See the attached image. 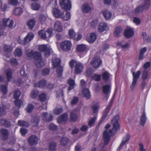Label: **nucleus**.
<instances>
[{
    "label": "nucleus",
    "mask_w": 151,
    "mask_h": 151,
    "mask_svg": "<svg viewBox=\"0 0 151 151\" xmlns=\"http://www.w3.org/2000/svg\"><path fill=\"white\" fill-rule=\"evenodd\" d=\"M119 116L118 115L116 116L112 119L111 122L113 127L112 129H109L110 127L109 124H108L105 127V129L103 133V138L104 140V145L102 146L101 150H104V146L107 145L109 142L111 137L115 133L116 131L119 128V126L118 122Z\"/></svg>",
    "instance_id": "obj_1"
},
{
    "label": "nucleus",
    "mask_w": 151,
    "mask_h": 151,
    "mask_svg": "<svg viewBox=\"0 0 151 151\" xmlns=\"http://www.w3.org/2000/svg\"><path fill=\"white\" fill-rule=\"evenodd\" d=\"M26 53L28 57L29 58L34 57L35 59V64L37 67L40 68L44 65V63L41 57V54L40 52H34L33 51L29 50L26 52Z\"/></svg>",
    "instance_id": "obj_2"
},
{
    "label": "nucleus",
    "mask_w": 151,
    "mask_h": 151,
    "mask_svg": "<svg viewBox=\"0 0 151 151\" xmlns=\"http://www.w3.org/2000/svg\"><path fill=\"white\" fill-rule=\"evenodd\" d=\"M53 29L51 28H49L46 30L43 29L38 32L39 36L42 39L45 40L47 37L50 38L53 35Z\"/></svg>",
    "instance_id": "obj_3"
},
{
    "label": "nucleus",
    "mask_w": 151,
    "mask_h": 151,
    "mask_svg": "<svg viewBox=\"0 0 151 151\" xmlns=\"http://www.w3.org/2000/svg\"><path fill=\"white\" fill-rule=\"evenodd\" d=\"M52 63L53 68H57L56 72L58 76L60 77L63 71V67L60 66V60L58 58H55L52 60Z\"/></svg>",
    "instance_id": "obj_4"
},
{
    "label": "nucleus",
    "mask_w": 151,
    "mask_h": 151,
    "mask_svg": "<svg viewBox=\"0 0 151 151\" xmlns=\"http://www.w3.org/2000/svg\"><path fill=\"white\" fill-rule=\"evenodd\" d=\"M21 95V92L18 90H16L14 93L13 97L16 100L14 101L15 105L19 108L21 107H23L25 104L24 101H22L18 99Z\"/></svg>",
    "instance_id": "obj_5"
},
{
    "label": "nucleus",
    "mask_w": 151,
    "mask_h": 151,
    "mask_svg": "<svg viewBox=\"0 0 151 151\" xmlns=\"http://www.w3.org/2000/svg\"><path fill=\"white\" fill-rule=\"evenodd\" d=\"M34 36V35L33 33H29L25 37L23 40H22L20 37H19L17 40V42L19 44L22 45H27L33 39Z\"/></svg>",
    "instance_id": "obj_6"
},
{
    "label": "nucleus",
    "mask_w": 151,
    "mask_h": 151,
    "mask_svg": "<svg viewBox=\"0 0 151 151\" xmlns=\"http://www.w3.org/2000/svg\"><path fill=\"white\" fill-rule=\"evenodd\" d=\"M150 0H144L142 2V4L137 7L134 12L137 13L142 12L143 10L147 9L150 5Z\"/></svg>",
    "instance_id": "obj_7"
},
{
    "label": "nucleus",
    "mask_w": 151,
    "mask_h": 151,
    "mask_svg": "<svg viewBox=\"0 0 151 151\" xmlns=\"http://www.w3.org/2000/svg\"><path fill=\"white\" fill-rule=\"evenodd\" d=\"M60 46L62 50L68 52L71 50L72 44L70 41L65 40L60 43Z\"/></svg>",
    "instance_id": "obj_8"
},
{
    "label": "nucleus",
    "mask_w": 151,
    "mask_h": 151,
    "mask_svg": "<svg viewBox=\"0 0 151 151\" xmlns=\"http://www.w3.org/2000/svg\"><path fill=\"white\" fill-rule=\"evenodd\" d=\"M39 50L41 52L45 51V57H47L52 52V48L46 45H42L39 47Z\"/></svg>",
    "instance_id": "obj_9"
},
{
    "label": "nucleus",
    "mask_w": 151,
    "mask_h": 151,
    "mask_svg": "<svg viewBox=\"0 0 151 151\" xmlns=\"http://www.w3.org/2000/svg\"><path fill=\"white\" fill-rule=\"evenodd\" d=\"M111 86L110 84L104 85L102 87L103 94L105 99L107 100L111 92Z\"/></svg>",
    "instance_id": "obj_10"
},
{
    "label": "nucleus",
    "mask_w": 151,
    "mask_h": 151,
    "mask_svg": "<svg viewBox=\"0 0 151 151\" xmlns=\"http://www.w3.org/2000/svg\"><path fill=\"white\" fill-rule=\"evenodd\" d=\"M1 25L2 27H7L11 29L14 28V21L9 18H4L2 22H0Z\"/></svg>",
    "instance_id": "obj_11"
},
{
    "label": "nucleus",
    "mask_w": 151,
    "mask_h": 151,
    "mask_svg": "<svg viewBox=\"0 0 151 151\" xmlns=\"http://www.w3.org/2000/svg\"><path fill=\"white\" fill-rule=\"evenodd\" d=\"M59 3L62 8L66 11L71 8V3L69 0H60Z\"/></svg>",
    "instance_id": "obj_12"
},
{
    "label": "nucleus",
    "mask_w": 151,
    "mask_h": 151,
    "mask_svg": "<svg viewBox=\"0 0 151 151\" xmlns=\"http://www.w3.org/2000/svg\"><path fill=\"white\" fill-rule=\"evenodd\" d=\"M94 71L91 68H88L86 71V74L89 77H91L92 79L96 81H99L100 80L101 78V76L100 75H98L95 74L93 76H92V75Z\"/></svg>",
    "instance_id": "obj_13"
},
{
    "label": "nucleus",
    "mask_w": 151,
    "mask_h": 151,
    "mask_svg": "<svg viewBox=\"0 0 151 151\" xmlns=\"http://www.w3.org/2000/svg\"><path fill=\"white\" fill-rule=\"evenodd\" d=\"M141 73L140 70L138 71L136 73H132L133 81L130 88L131 90H133L139 78Z\"/></svg>",
    "instance_id": "obj_14"
},
{
    "label": "nucleus",
    "mask_w": 151,
    "mask_h": 151,
    "mask_svg": "<svg viewBox=\"0 0 151 151\" xmlns=\"http://www.w3.org/2000/svg\"><path fill=\"white\" fill-rule=\"evenodd\" d=\"M52 12L53 16L55 18L58 19L60 18L63 12L56 7L53 8Z\"/></svg>",
    "instance_id": "obj_15"
},
{
    "label": "nucleus",
    "mask_w": 151,
    "mask_h": 151,
    "mask_svg": "<svg viewBox=\"0 0 151 151\" xmlns=\"http://www.w3.org/2000/svg\"><path fill=\"white\" fill-rule=\"evenodd\" d=\"M53 27L54 29L58 32H61L63 31V26L61 22L59 21L55 22Z\"/></svg>",
    "instance_id": "obj_16"
},
{
    "label": "nucleus",
    "mask_w": 151,
    "mask_h": 151,
    "mask_svg": "<svg viewBox=\"0 0 151 151\" xmlns=\"http://www.w3.org/2000/svg\"><path fill=\"white\" fill-rule=\"evenodd\" d=\"M134 34V31L132 28L129 27L125 30L124 32V35L125 37L127 38H130L132 37Z\"/></svg>",
    "instance_id": "obj_17"
},
{
    "label": "nucleus",
    "mask_w": 151,
    "mask_h": 151,
    "mask_svg": "<svg viewBox=\"0 0 151 151\" xmlns=\"http://www.w3.org/2000/svg\"><path fill=\"white\" fill-rule=\"evenodd\" d=\"M41 117L45 121L49 122L52 120L53 117L50 114H48L46 112H44L42 114Z\"/></svg>",
    "instance_id": "obj_18"
},
{
    "label": "nucleus",
    "mask_w": 151,
    "mask_h": 151,
    "mask_svg": "<svg viewBox=\"0 0 151 151\" xmlns=\"http://www.w3.org/2000/svg\"><path fill=\"white\" fill-rule=\"evenodd\" d=\"M102 61L98 57L94 58L91 63L93 66L95 68H99L101 64Z\"/></svg>",
    "instance_id": "obj_19"
},
{
    "label": "nucleus",
    "mask_w": 151,
    "mask_h": 151,
    "mask_svg": "<svg viewBox=\"0 0 151 151\" xmlns=\"http://www.w3.org/2000/svg\"><path fill=\"white\" fill-rule=\"evenodd\" d=\"M96 39V35L94 33H91L88 34L87 36V40L89 42L93 43Z\"/></svg>",
    "instance_id": "obj_20"
},
{
    "label": "nucleus",
    "mask_w": 151,
    "mask_h": 151,
    "mask_svg": "<svg viewBox=\"0 0 151 151\" xmlns=\"http://www.w3.org/2000/svg\"><path fill=\"white\" fill-rule=\"evenodd\" d=\"M3 49L5 52L9 53L8 54L4 55V58L6 60H6L5 58V57L7 58H8L10 57V52L12 51V48L10 45H5L3 46Z\"/></svg>",
    "instance_id": "obj_21"
},
{
    "label": "nucleus",
    "mask_w": 151,
    "mask_h": 151,
    "mask_svg": "<svg viewBox=\"0 0 151 151\" xmlns=\"http://www.w3.org/2000/svg\"><path fill=\"white\" fill-rule=\"evenodd\" d=\"M38 138L35 135L30 136L28 139V142L31 145H35L38 143Z\"/></svg>",
    "instance_id": "obj_22"
},
{
    "label": "nucleus",
    "mask_w": 151,
    "mask_h": 151,
    "mask_svg": "<svg viewBox=\"0 0 151 151\" xmlns=\"http://www.w3.org/2000/svg\"><path fill=\"white\" fill-rule=\"evenodd\" d=\"M50 19L46 15H41L38 19V22L41 24H44L47 23Z\"/></svg>",
    "instance_id": "obj_23"
},
{
    "label": "nucleus",
    "mask_w": 151,
    "mask_h": 151,
    "mask_svg": "<svg viewBox=\"0 0 151 151\" xmlns=\"http://www.w3.org/2000/svg\"><path fill=\"white\" fill-rule=\"evenodd\" d=\"M108 28L106 23L104 22L100 23L98 26V31L99 32H103L106 30Z\"/></svg>",
    "instance_id": "obj_24"
},
{
    "label": "nucleus",
    "mask_w": 151,
    "mask_h": 151,
    "mask_svg": "<svg viewBox=\"0 0 151 151\" xmlns=\"http://www.w3.org/2000/svg\"><path fill=\"white\" fill-rule=\"evenodd\" d=\"M83 68V66L82 64L80 62H78V63H76L75 66V73L77 74L80 73Z\"/></svg>",
    "instance_id": "obj_25"
},
{
    "label": "nucleus",
    "mask_w": 151,
    "mask_h": 151,
    "mask_svg": "<svg viewBox=\"0 0 151 151\" xmlns=\"http://www.w3.org/2000/svg\"><path fill=\"white\" fill-rule=\"evenodd\" d=\"M0 134L3 140L6 139L8 137L9 132L5 129H2L0 130Z\"/></svg>",
    "instance_id": "obj_26"
},
{
    "label": "nucleus",
    "mask_w": 151,
    "mask_h": 151,
    "mask_svg": "<svg viewBox=\"0 0 151 151\" xmlns=\"http://www.w3.org/2000/svg\"><path fill=\"white\" fill-rule=\"evenodd\" d=\"M67 116V115L66 114H64L60 116L58 119V122L60 124L65 123L68 120Z\"/></svg>",
    "instance_id": "obj_27"
},
{
    "label": "nucleus",
    "mask_w": 151,
    "mask_h": 151,
    "mask_svg": "<svg viewBox=\"0 0 151 151\" xmlns=\"http://www.w3.org/2000/svg\"><path fill=\"white\" fill-rule=\"evenodd\" d=\"M71 18L70 13L69 12H66L65 14L64 12L63 13V14L61 15L60 19L63 21H67L69 20Z\"/></svg>",
    "instance_id": "obj_28"
},
{
    "label": "nucleus",
    "mask_w": 151,
    "mask_h": 151,
    "mask_svg": "<svg viewBox=\"0 0 151 151\" xmlns=\"http://www.w3.org/2000/svg\"><path fill=\"white\" fill-rule=\"evenodd\" d=\"M82 10L83 12L87 13L90 12L91 9L89 4L87 3H85L82 5Z\"/></svg>",
    "instance_id": "obj_29"
},
{
    "label": "nucleus",
    "mask_w": 151,
    "mask_h": 151,
    "mask_svg": "<svg viewBox=\"0 0 151 151\" xmlns=\"http://www.w3.org/2000/svg\"><path fill=\"white\" fill-rule=\"evenodd\" d=\"M102 13L105 19L106 20H109L112 17L111 12L108 10L103 11Z\"/></svg>",
    "instance_id": "obj_30"
},
{
    "label": "nucleus",
    "mask_w": 151,
    "mask_h": 151,
    "mask_svg": "<svg viewBox=\"0 0 151 151\" xmlns=\"http://www.w3.org/2000/svg\"><path fill=\"white\" fill-rule=\"evenodd\" d=\"M114 35L115 36L119 37L122 34V28L120 26L116 27L115 29L114 32Z\"/></svg>",
    "instance_id": "obj_31"
},
{
    "label": "nucleus",
    "mask_w": 151,
    "mask_h": 151,
    "mask_svg": "<svg viewBox=\"0 0 151 151\" xmlns=\"http://www.w3.org/2000/svg\"><path fill=\"white\" fill-rule=\"evenodd\" d=\"M130 137V136L129 134H127L123 138L122 142L120 144L119 147L118 148V150H119L121 148V147L125 144L127 142L129 139Z\"/></svg>",
    "instance_id": "obj_32"
},
{
    "label": "nucleus",
    "mask_w": 151,
    "mask_h": 151,
    "mask_svg": "<svg viewBox=\"0 0 151 151\" xmlns=\"http://www.w3.org/2000/svg\"><path fill=\"white\" fill-rule=\"evenodd\" d=\"M112 100H111L110 101L108 106L106 107L105 109L104 114L102 117V120H104L106 116L107 115L109 112V110L112 106Z\"/></svg>",
    "instance_id": "obj_33"
},
{
    "label": "nucleus",
    "mask_w": 151,
    "mask_h": 151,
    "mask_svg": "<svg viewBox=\"0 0 151 151\" xmlns=\"http://www.w3.org/2000/svg\"><path fill=\"white\" fill-rule=\"evenodd\" d=\"M147 117L146 116V113L145 111H143L142 114V115L140 117V124L141 125L143 126L145 124Z\"/></svg>",
    "instance_id": "obj_34"
},
{
    "label": "nucleus",
    "mask_w": 151,
    "mask_h": 151,
    "mask_svg": "<svg viewBox=\"0 0 151 151\" xmlns=\"http://www.w3.org/2000/svg\"><path fill=\"white\" fill-rule=\"evenodd\" d=\"M83 94L86 99H89L91 97L90 93L88 88H83Z\"/></svg>",
    "instance_id": "obj_35"
},
{
    "label": "nucleus",
    "mask_w": 151,
    "mask_h": 151,
    "mask_svg": "<svg viewBox=\"0 0 151 151\" xmlns=\"http://www.w3.org/2000/svg\"><path fill=\"white\" fill-rule=\"evenodd\" d=\"M35 23V22L34 19H31L28 21L27 22V25L29 29H32L34 27Z\"/></svg>",
    "instance_id": "obj_36"
},
{
    "label": "nucleus",
    "mask_w": 151,
    "mask_h": 151,
    "mask_svg": "<svg viewBox=\"0 0 151 151\" xmlns=\"http://www.w3.org/2000/svg\"><path fill=\"white\" fill-rule=\"evenodd\" d=\"M86 49V45L83 44L78 45L76 47V50L79 52H82L84 51Z\"/></svg>",
    "instance_id": "obj_37"
},
{
    "label": "nucleus",
    "mask_w": 151,
    "mask_h": 151,
    "mask_svg": "<svg viewBox=\"0 0 151 151\" xmlns=\"http://www.w3.org/2000/svg\"><path fill=\"white\" fill-rule=\"evenodd\" d=\"M68 83L69 85L68 89L69 91L71 90L74 87L75 85V81L73 80L70 79L68 80Z\"/></svg>",
    "instance_id": "obj_38"
},
{
    "label": "nucleus",
    "mask_w": 151,
    "mask_h": 151,
    "mask_svg": "<svg viewBox=\"0 0 151 151\" xmlns=\"http://www.w3.org/2000/svg\"><path fill=\"white\" fill-rule=\"evenodd\" d=\"M46 84V81L45 80H43L40 81L38 83H35V86L38 87L40 88L44 87Z\"/></svg>",
    "instance_id": "obj_39"
},
{
    "label": "nucleus",
    "mask_w": 151,
    "mask_h": 151,
    "mask_svg": "<svg viewBox=\"0 0 151 151\" xmlns=\"http://www.w3.org/2000/svg\"><path fill=\"white\" fill-rule=\"evenodd\" d=\"M23 12V9L21 7L16 8L14 10V12L15 14L19 16Z\"/></svg>",
    "instance_id": "obj_40"
},
{
    "label": "nucleus",
    "mask_w": 151,
    "mask_h": 151,
    "mask_svg": "<svg viewBox=\"0 0 151 151\" xmlns=\"http://www.w3.org/2000/svg\"><path fill=\"white\" fill-rule=\"evenodd\" d=\"M20 73L22 76H23L22 78V80H19L18 81L17 83L16 84L18 85H20V84L22 83V81L25 79V78L27 76V75L25 74V72L24 70H22L20 72Z\"/></svg>",
    "instance_id": "obj_41"
},
{
    "label": "nucleus",
    "mask_w": 151,
    "mask_h": 151,
    "mask_svg": "<svg viewBox=\"0 0 151 151\" xmlns=\"http://www.w3.org/2000/svg\"><path fill=\"white\" fill-rule=\"evenodd\" d=\"M14 53L15 56L20 57L22 55V52L21 49L17 48L14 50Z\"/></svg>",
    "instance_id": "obj_42"
},
{
    "label": "nucleus",
    "mask_w": 151,
    "mask_h": 151,
    "mask_svg": "<svg viewBox=\"0 0 151 151\" xmlns=\"http://www.w3.org/2000/svg\"><path fill=\"white\" fill-rule=\"evenodd\" d=\"M6 73L8 81H11L12 78V74L11 70L10 69H8L6 71Z\"/></svg>",
    "instance_id": "obj_43"
},
{
    "label": "nucleus",
    "mask_w": 151,
    "mask_h": 151,
    "mask_svg": "<svg viewBox=\"0 0 151 151\" xmlns=\"http://www.w3.org/2000/svg\"><path fill=\"white\" fill-rule=\"evenodd\" d=\"M111 75L107 71L104 73L102 74V78L103 80L106 81L109 79Z\"/></svg>",
    "instance_id": "obj_44"
},
{
    "label": "nucleus",
    "mask_w": 151,
    "mask_h": 151,
    "mask_svg": "<svg viewBox=\"0 0 151 151\" xmlns=\"http://www.w3.org/2000/svg\"><path fill=\"white\" fill-rule=\"evenodd\" d=\"M6 113V108L5 106L3 105L0 106V116H3Z\"/></svg>",
    "instance_id": "obj_45"
},
{
    "label": "nucleus",
    "mask_w": 151,
    "mask_h": 151,
    "mask_svg": "<svg viewBox=\"0 0 151 151\" xmlns=\"http://www.w3.org/2000/svg\"><path fill=\"white\" fill-rule=\"evenodd\" d=\"M147 48L144 47L140 50V53L139 57V59L140 60H142L143 58L144 54L146 51Z\"/></svg>",
    "instance_id": "obj_46"
},
{
    "label": "nucleus",
    "mask_w": 151,
    "mask_h": 151,
    "mask_svg": "<svg viewBox=\"0 0 151 151\" xmlns=\"http://www.w3.org/2000/svg\"><path fill=\"white\" fill-rule=\"evenodd\" d=\"M99 106L98 104L97 103H93L92 106V108L93 112L94 113H96L98 111Z\"/></svg>",
    "instance_id": "obj_47"
},
{
    "label": "nucleus",
    "mask_w": 151,
    "mask_h": 151,
    "mask_svg": "<svg viewBox=\"0 0 151 151\" xmlns=\"http://www.w3.org/2000/svg\"><path fill=\"white\" fill-rule=\"evenodd\" d=\"M56 145L54 142H51L49 146V151H55L56 150Z\"/></svg>",
    "instance_id": "obj_48"
},
{
    "label": "nucleus",
    "mask_w": 151,
    "mask_h": 151,
    "mask_svg": "<svg viewBox=\"0 0 151 151\" xmlns=\"http://www.w3.org/2000/svg\"><path fill=\"white\" fill-rule=\"evenodd\" d=\"M8 3L10 5L16 6L18 5L19 1L18 0H8Z\"/></svg>",
    "instance_id": "obj_49"
},
{
    "label": "nucleus",
    "mask_w": 151,
    "mask_h": 151,
    "mask_svg": "<svg viewBox=\"0 0 151 151\" xmlns=\"http://www.w3.org/2000/svg\"><path fill=\"white\" fill-rule=\"evenodd\" d=\"M76 34V33L74 30L72 29H70L68 30V36L70 39H73Z\"/></svg>",
    "instance_id": "obj_50"
},
{
    "label": "nucleus",
    "mask_w": 151,
    "mask_h": 151,
    "mask_svg": "<svg viewBox=\"0 0 151 151\" xmlns=\"http://www.w3.org/2000/svg\"><path fill=\"white\" fill-rule=\"evenodd\" d=\"M39 118L36 116L33 117L32 119V122L33 123V125L35 126H37L39 123Z\"/></svg>",
    "instance_id": "obj_51"
},
{
    "label": "nucleus",
    "mask_w": 151,
    "mask_h": 151,
    "mask_svg": "<svg viewBox=\"0 0 151 151\" xmlns=\"http://www.w3.org/2000/svg\"><path fill=\"white\" fill-rule=\"evenodd\" d=\"M40 7V5L37 3H33L31 5V8L32 9L34 10H38Z\"/></svg>",
    "instance_id": "obj_52"
},
{
    "label": "nucleus",
    "mask_w": 151,
    "mask_h": 151,
    "mask_svg": "<svg viewBox=\"0 0 151 151\" xmlns=\"http://www.w3.org/2000/svg\"><path fill=\"white\" fill-rule=\"evenodd\" d=\"M1 124L6 127H9L10 125V123L5 119H2L1 120Z\"/></svg>",
    "instance_id": "obj_53"
},
{
    "label": "nucleus",
    "mask_w": 151,
    "mask_h": 151,
    "mask_svg": "<svg viewBox=\"0 0 151 151\" xmlns=\"http://www.w3.org/2000/svg\"><path fill=\"white\" fill-rule=\"evenodd\" d=\"M68 142V140L67 138L63 137L60 141V144L61 146H65L67 144Z\"/></svg>",
    "instance_id": "obj_54"
},
{
    "label": "nucleus",
    "mask_w": 151,
    "mask_h": 151,
    "mask_svg": "<svg viewBox=\"0 0 151 151\" xmlns=\"http://www.w3.org/2000/svg\"><path fill=\"white\" fill-rule=\"evenodd\" d=\"M34 108V106L32 104H28L26 108V111L28 113L32 111Z\"/></svg>",
    "instance_id": "obj_55"
},
{
    "label": "nucleus",
    "mask_w": 151,
    "mask_h": 151,
    "mask_svg": "<svg viewBox=\"0 0 151 151\" xmlns=\"http://www.w3.org/2000/svg\"><path fill=\"white\" fill-rule=\"evenodd\" d=\"M0 88L3 94H6L7 92V85H2L1 86Z\"/></svg>",
    "instance_id": "obj_56"
},
{
    "label": "nucleus",
    "mask_w": 151,
    "mask_h": 151,
    "mask_svg": "<svg viewBox=\"0 0 151 151\" xmlns=\"http://www.w3.org/2000/svg\"><path fill=\"white\" fill-rule=\"evenodd\" d=\"M38 92L37 90H33L30 93V96L33 99L36 98L38 96Z\"/></svg>",
    "instance_id": "obj_57"
},
{
    "label": "nucleus",
    "mask_w": 151,
    "mask_h": 151,
    "mask_svg": "<svg viewBox=\"0 0 151 151\" xmlns=\"http://www.w3.org/2000/svg\"><path fill=\"white\" fill-rule=\"evenodd\" d=\"M18 124L21 127H27L29 126V124L27 122L19 120L18 121Z\"/></svg>",
    "instance_id": "obj_58"
},
{
    "label": "nucleus",
    "mask_w": 151,
    "mask_h": 151,
    "mask_svg": "<svg viewBox=\"0 0 151 151\" xmlns=\"http://www.w3.org/2000/svg\"><path fill=\"white\" fill-rule=\"evenodd\" d=\"M98 19H96L92 21L91 23V27L93 28H95L98 24Z\"/></svg>",
    "instance_id": "obj_59"
},
{
    "label": "nucleus",
    "mask_w": 151,
    "mask_h": 151,
    "mask_svg": "<svg viewBox=\"0 0 151 151\" xmlns=\"http://www.w3.org/2000/svg\"><path fill=\"white\" fill-rule=\"evenodd\" d=\"M82 37L80 33L77 32L76 33L73 39L76 41H78L81 39Z\"/></svg>",
    "instance_id": "obj_60"
},
{
    "label": "nucleus",
    "mask_w": 151,
    "mask_h": 151,
    "mask_svg": "<svg viewBox=\"0 0 151 151\" xmlns=\"http://www.w3.org/2000/svg\"><path fill=\"white\" fill-rule=\"evenodd\" d=\"M96 119V117L91 118L88 121V125L90 127L93 126L94 125V123Z\"/></svg>",
    "instance_id": "obj_61"
},
{
    "label": "nucleus",
    "mask_w": 151,
    "mask_h": 151,
    "mask_svg": "<svg viewBox=\"0 0 151 151\" xmlns=\"http://www.w3.org/2000/svg\"><path fill=\"white\" fill-rule=\"evenodd\" d=\"M0 8L2 11H5L7 10L8 8V6L6 4L2 3L1 4Z\"/></svg>",
    "instance_id": "obj_62"
},
{
    "label": "nucleus",
    "mask_w": 151,
    "mask_h": 151,
    "mask_svg": "<svg viewBox=\"0 0 151 151\" xmlns=\"http://www.w3.org/2000/svg\"><path fill=\"white\" fill-rule=\"evenodd\" d=\"M70 118L72 121H75L77 119L78 116L75 113L72 112L70 114Z\"/></svg>",
    "instance_id": "obj_63"
},
{
    "label": "nucleus",
    "mask_w": 151,
    "mask_h": 151,
    "mask_svg": "<svg viewBox=\"0 0 151 151\" xmlns=\"http://www.w3.org/2000/svg\"><path fill=\"white\" fill-rule=\"evenodd\" d=\"M47 98V96L45 93H42L39 96L40 100L42 101H45Z\"/></svg>",
    "instance_id": "obj_64"
}]
</instances>
